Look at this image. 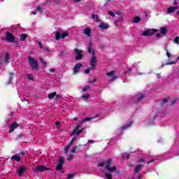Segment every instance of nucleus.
<instances>
[{"instance_id": "393cba45", "label": "nucleus", "mask_w": 179, "mask_h": 179, "mask_svg": "<svg viewBox=\"0 0 179 179\" xmlns=\"http://www.w3.org/2000/svg\"><path fill=\"white\" fill-rule=\"evenodd\" d=\"M13 160H15V162H20V156L19 155H15L11 157Z\"/></svg>"}, {"instance_id": "052dcab7", "label": "nucleus", "mask_w": 179, "mask_h": 179, "mask_svg": "<svg viewBox=\"0 0 179 179\" xmlns=\"http://www.w3.org/2000/svg\"><path fill=\"white\" fill-rule=\"evenodd\" d=\"M158 78H160V75H158Z\"/></svg>"}, {"instance_id": "423d86ee", "label": "nucleus", "mask_w": 179, "mask_h": 179, "mask_svg": "<svg viewBox=\"0 0 179 179\" xmlns=\"http://www.w3.org/2000/svg\"><path fill=\"white\" fill-rule=\"evenodd\" d=\"M6 40L8 41V43H15V36L12 33L7 32L6 34Z\"/></svg>"}, {"instance_id": "20e7f679", "label": "nucleus", "mask_w": 179, "mask_h": 179, "mask_svg": "<svg viewBox=\"0 0 179 179\" xmlns=\"http://www.w3.org/2000/svg\"><path fill=\"white\" fill-rule=\"evenodd\" d=\"M106 79L109 83H113L115 79H117V75H115V71H110L106 73Z\"/></svg>"}, {"instance_id": "c756f323", "label": "nucleus", "mask_w": 179, "mask_h": 179, "mask_svg": "<svg viewBox=\"0 0 179 179\" xmlns=\"http://www.w3.org/2000/svg\"><path fill=\"white\" fill-rule=\"evenodd\" d=\"M26 38H27V35L24 34H22L21 36H20V40L21 41H26Z\"/></svg>"}, {"instance_id": "37998d69", "label": "nucleus", "mask_w": 179, "mask_h": 179, "mask_svg": "<svg viewBox=\"0 0 179 179\" xmlns=\"http://www.w3.org/2000/svg\"><path fill=\"white\" fill-rule=\"evenodd\" d=\"M169 99H170V97L164 99L162 101V104H164V103H167V101H169Z\"/></svg>"}, {"instance_id": "5701e85b", "label": "nucleus", "mask_w": 179, "mask_h": 179, "mask_svg": "<svg viewBox=\"0 0 179 179\" xmlns=\"http://www.w3.org/2000/svg\"><path fill=\"white\" fill-rule=\"evenodd\" d=\"M24 171H26V167L23 166V167H20L18 169V174L20 176H23V173H24Z\"/></svg>"}, {"instance_id": "c03bdc74", "label": "nucleus", "mask_w": 179, "mask_h": 179, "mask_svg": "<svg viewBox=\"0 0 179 179\" xmlns=\"http://www.w3.org/2000/svg\"><path fill=\"white\" fill-rule=\"evenodd\" d=\"M55 99H61V97H62V96L59 94H57L56 92V95L55 96Z\"/></svg>"}, {"instance_id": "c9c22d12", "label": "nucleus", "mask_w": 179, "mask_h": 179, "mask_svg": "<svg viewBox=\"0 0 179 179\" xmlns=\"http://www.w3.org/2000/svg\"><path fill=\"white\" fill-rule=\"evenodd\" d=\"M122 157L123 159H129V155H128V153H123Z\"/></svg>"}, {"instance_id": "0eeeda50", "label": "nucleus", "mask_w": 179, "mask_h": 179, "mask_svg": "<svg viewBox=\"0 0 179 179\" xmlns=\"http://www.w3.org/2000/svg\"><path fill=\"white\" fill-rule=\"evenodd\" d=\"M157 31L156 29H150L143 32V36H153Z\"/></svg>"}, {"instance_id": "4c0bfd02", "label": "nucleus", "mask_w": 179, "mask_h": 179, "mask_svg": "<svg viewBox=\"0 0 179 179\" xmlns=\"http://www.w3.org/2000/svg\"><path fill=\"white\" fill-rule=\"evenodd\" d=\"M12 78H13V73H10V78H9V80H8V85H10V83H12Z\"/></svg>"}, {"instance_id": "bb28decb", "label": "nucleus", "mask_w": 179, "mask_h": 179, "mask_svg": "<svg viewBox=\"0 0 179 179\" xmlns=\"http://www.w3.org/2000/svg\"><path fill=\"white\" fill-rule=\"evenodd\" d=\"M55 96H57V92H54L51 94H49L48 95V99H50L51 100V99H54V97H55Z\"/></svg>"}, {"instance_id": "ea45409f", "label": "nucleus", "mask_w": 179, "mask_h": 179, "mask_svg": "<svg viewBox=\"0 0 179 179\" xmlns=\"http://www.w3.org/2000/svg\"><path fill=\"white\" fill-rule=\"evenodd\" d=\"M105 164H106L104 163V162H101L99 163L98 166H99V167H103L105 166Z\"/></svg>"}, {"instance_id": "6e6552de", "label": "nucleus", "mask_w": 179, "mask_h": 179, "mask_svg": "<svg viewBox=\"0 0 179 179\" xmlns=\"http://www.w3.org/2000/svg\"><path fill=\"white\" fill-rule=\"evenodd\" d=\"M69 34L68 32H63L62 34L59 32H56V40H60V38H65V37H68Z\"/></svg>"}, {"instance_id": "bf43d9fd", "label": "nucleus", "mask_w": 179, "mask_h": 179, "mask_svg": "<svg viewBox=\"0 0 179 179\" xmlns=\"http://www.w3.org/2000/svg\"><path fill=\"white\" fill-rule=\"evenodd\" d=\"M177 15H179V10H178V13H177Z\"/></svg>"}, {"instance_id": "3c124183", "label": "nucleus", "mask_w": 179, "mask_h": 179, "mask_svg": "<svg viewBox=\"0 0 179 179\" xmlns=\"http://www.w3.org/2000/svg\"><path fill=\"white\" fill-rule=\"evenodd\" d=\"M45 51H47L48 52H50V50H48V48H44Z\"/></svg>"}, {"instance_id": "f3484780", "label": "nucleus", "mask_w": 179, "mask_h": 179, "mask_svg": "<svg viewBox=\"0 0 179 179\" xmlns=\"http://www.w3.org/2000/svg\"><path fill=\"white\" fill-rule=\"evenodd\" d=\"M99 28L101 29V30H107V29L110 28V25L106 22H101L99 24Z\"/></svg>"}, {"instance_id": "f03ea898", "label": "nucleus", "mask_w": 179, "mask_h": 179, "mask_svg": "<svg viewBox=\"0 0 179 179\" xmlns=\"http://www.w3.org/2000/svg\"><path fill=\"white\" fill-rule=\"evenodd\" d=\"M105 169L109 173H114V171H115V170H117V166H113V159H108L106 162Z\"/></svg>"}, {"instance_id": "a211bd4d", "label": "nucleus", "mask_w": 179, "mask_h": 179, "mask_svg": "<svg viewBox=\"0 0 179 179\" xmlns=\"http://www.w3.org/2000/svg\"><path fill=\"white\" fill-rule=\"evenodd\" d=\"M179 6H171L167 9V13H174L177 9H178Z\"/></svg>"}, {"instance_id": "ddd939ff", "label": "nucleus", "mask_w": 179, "mask_h": 179, "mask_svg": "<svg viewBox=\"0 0 179 179\" xmlns=\"http://www.w3.org/2000/svg\"><path fill=\"white\" fill-rule=\"evenodd\" d=\"M79 127H80V125L78 124L76 127V129L73 131V135H79V134H82V132H83L84 131V128L79 129Z\"/></svg>"}, {"instance_id": "1a4fd4ad", "label": "nucleus", "mask_w": 179, "mask_h": 179, "mask_svg": "<svg viewBox=\"0 0 179 179\" xmlns=\"http://www.w3.org/2000/svg\"><path fill=\"white\" fill-rule=\"evenodd\" d=\"M65 162V160L64 159L63 157H60L58 160V164L56 167V170L59 171L61 169H62V166H64V163Z\"/></svg>"}, {"instance_id": "2eb2a0df", "label": "nucleus", "mask_w": 179, "mask_h": 179, "mask_svg": "<svg viewBox=\"0 0 179 179\" xmlns=\"http://www.w3.org/2000/svg\"><path fill=\"white\" fill-rule=\"evenodd\" d=\"M83 34L87 36V37H92V29L90 27H86L83 29Z\"/></svg>"}, {"instance_id": "f257e3e1", "label": "nucleus", "mask_w": 179, "mask_h": 179, "mask_svg": "<svg viewBox=\"0 0 179 179\" xmlns=\"http://www.w3.org/2000/svg\"><path fill=\"white\" fill-rule=\"evenodd\" d=\"M87 50L91 55V62L90 68L85 69V73H90V71L96 69V64H97V53H96V50L93 48V43L92 42L88 43Z\"/></svg>"}, {"instance_id": "79ce46f5", "label": "nucleus", "mask_w": 179, "mask_h": 179, "mask_svg": "<svg viewBox=\"0 0 179 179\" xmlns=\"http://www.w3.org/2000/svg\"><path fill=\"white\" fill-rule=\"evenodd\" d=\"M105 176H106L107 179H113L111 178V174H110V173H105Z\"/></svg>"}, {"instance_id": "5fc2aeb1", "label": "nucleus", "mask_w": 179, "mask_h": 179, "mask_svg": "<svg viewBox=\"0 0 179 179\" xmlns=\"http://www.w3.org/2000/svg\"><path fill=\"white\" fill-rule=\"evenodd\" d=\"M117 22H122V17H121L120 19H119Z\"/></svg>"}, {"instance_id": "4be33fe9", "label": "nucleus", "mask_w": 179, "mask_h": 179, "mask_svg": "<svg viewBox=\"0 0 179 179\" xmlns=\"http://www.w3.org/2000/svg\"><path fill=\"white\" fill-rule=\"evenodd\" d=\"M36 10H37V13L36 12H32L31 14L32 15H36L37 13H39L40 15H42V13L44 12L43 10V8H41V6L38 7Z\"/></svg>"}, {"instance_id": "680f3d73", "label": "nucleus", "mask_w": 179, "mask_h": 179, "mask_svg": "<svg viewBox=\"0 0 179 179\" xmlns=\"http://www.w3.org/2000/svg\"><path fill=\"white\" fill-rule=\"evenodd\" d=\"M75 120H78V117H76Z\"/></svg>"}, {"instance_id": "8fccbe9b", "label": "nucleus", "mask_w": 179, "mask_h": 179, "mask_svg": "<svg viewBox=\"0 0 179 179\" xmlns=\"http://www.w3.org/2000/svg\"><path fill=\"white\" fill-rule=\"evenodd\" d=\"M162 36V33L160 34V33H157V34H156V37H160Z\"/></svg>"}, {"instance_id": "f8f14e48", "label": "nucleus", "mask_w": 179, "mask_h": 179, "mask_svg": "<svg viewBox=\"0 0 179 179\" xmlns=\"http://www.w3.org/2000/svg\"><path fill=\"white\" fill-rule=\"evenodd\" d=\"M134 122L132 121H129V122H127L126 124L122 126L120 129V131H125V129H128L129 128H131V127H132V124Z\"/></svg>"}, {"instance_id": "4d7b16f0", "label": "nucleus", "mask_w": 179, "mask_h": 179, "mask_svg": "<svg viewBox=\"0 0 179 179\" xmlns=\"http://www.w3.org/2000/svg\"><path fill=\"white\" fill-rule=\"evenodd\" d=\"M90 142H93V141L89 140V141H88V143H90Z\"/></svg>"}, {"instance_id": "6ab92c4d", "label": "nucleus", "mask_w": 179, "mask_h": 179, "mask_svg": "<svg viewBox=\"0 0 179 179\" xmlns=\"http://www.w3.org/2000/svg\"><path fill=\"white\" fill-rule=\"evenodd\" d=\"M17 127H19V125L17 124V123L16 122H13L9 129V132L12 133L13 132V131H15V129H16V128H17Z\"/></svg>"}, {"instance_id": "a19ab883", "label": "nucleus", "mask_w": 179, "mask_h": 179, "mask_svg": "<svg viewBox=\"0 0 179 179\" xmlns=\"http://www.w3.org/2000/svg\"><path fill=\"white\" fill-rule=\"evenodd\" d=\"M89 89H90V87L89 85L87 86H85L84 88H83V92H87V90H89Z\"/></svg>"}, {"instance_id": "f704fd0d", "label": "nucleus", "mask_w": 179, "mask_h": 179, "mask_svg": "<svg viewBox=\"0 0 179 179\" xmlns=\"http://www.w3.org/2000/svg\"><path fill=\"white\" fill-rule=\"evenodd\" d=\"M89 97H90V95L89 94L82 96V99H84V100H87Z\"/></svg>"}, {"instance_id": "de8ad7c7", "label": "nucleus", "mask_w": 179, "mask_h": 179, "mask_svg": "<svg viewBox=\"0 0 179 179\" xmlns=\"http://www.w3.org/2000/svg\"><path fill=\"white\" fill-rule=\"evenodd\" d=\"M73 177H75V175H73V174H70V175H69V179L73 178Z\"/></svg>"}, {"instance_id": "c85d7f7f", "label": "nucleus", "mask_w": 179, "mask_h": 179, "mask_svg": "<svg viewBox=\"0 0 179 179\" xmlns=\"http://www.w3.org/2000/svg\"><path fill=\"white\" fill-rule=\"evenodd\" d=\"M160 33L161 34H166L167 33V29H166V27H161Z\"/></svg>"}, {"instance_id": "e2e57ef3", "label": "nucleus", "mask_w": 179, "mask_h": 179, "mask_svg": "<svg viewBox=\"0 0 179 179\" xmlns=\"http://www.w3.org/2000/svg\"><path fill=\"white\" fill-rule=\"evenodd\" d=\"M140 75H143V73H140Z\"/></svg>"}, {"instance_id": "69168bd1", "label": "nucleus", "mask_w": 179, "mask_h": 179, "mask_svg": "<svg viewBox=\"0 0 179 179\" xmlns=\"http://www.w3.org/2000/svg\"><path fill=\"white\" fill-rule=\"evenodd\" d=\"M133 179H136V178H133Z\"/></svg>"}, {"instance_id": "7c9ffc66", "label": "nucleus", "mask_w": 179, "mask_h": 179, "mask_svg": "<svg viewBox=\"0 0 179 179\" xmlns=\"http://www.w3.org/2000/svg\"><path fill=\"white\" fill-rule=\"evenodd\" d=\"M166 51V56L169 58V61H170V59H171V58H173V56L171 54H170V52H169V50H167V48L165 49Z\"/></svg>"}, {"instance_id": "49530a36", "label": "nucleus", "mask_w": 179, "mask_h": 179, "mask_svg": "<svg viewBox=\"0 0 179 179\" xmlns=\"http://www.w3.org/2000/svg\"><path fill=\"white\" fill-rule=\"evenodd\" d=\"M155 160H156V159H151V160L147 162V164H150V163H153L155 162Z\"/></svg>"}, {"instance_id": "9d476101", "label": "nucleus", "mask_w": 179, "mask_h": 179, "mask_svg": "<svg viewBox=\"0 0 179 179\" xmlns=\"http://www.w3.org/2000/svg\"><path fill=\"white\" fill-rule=\"evenodd\" d=\"M82 66H83V64L82 63L76 64L73 69V74L76 75V74L79 73V71L80 70V68H82Z\"/></svg>"}, {"instance_id": "a878e982", "label": "nucleus", "mask_w": 179, "mask_h": 179, "mask_svg": "<svg viewBox=\"0 0 179 179\" xmlns=\"http://www.w3.org/2000/svg\"><path fill=\"white\" fill-rule=\"evenodd\" d=\"M177 62H178V60H177V58H176V61H172V62L166 63L165 64H162V68H163V66H164V65H174V64H177Z\"/></svg>"}, {"instance_id": "4468645a", "label": "nucleus", "mask_w": 179, "mask_h": 179, "mask_svg": "<svg viewBox=\"0 0 179 179\" xmlns=\"http://www.w3.org/2000/svg\"><path fill=\"white\" fill-rule=\"evenodd\" d=\"M78 149V146H75L72 150H71V153L69 155V157L67 158L68 162H71L72 159H73V156L75 153H76V150Z\"/></svg>"}, {"instance_id": "7ed1b4c3", "label": "nucleus", "mask_w": 179, "mask_h": 179, "mask_svg": "<svg viewBox=\"0 0 179 179\" xmlns=\"http://www.w3.org/2000/svg\"><path fill=\"white\" fill-rule=\"evenodd\" d=\"M28 61L30 67L33 71H37L38 69V63L36 59L33 58L32 57H29Z\"/></svg>"}, {"instance_id": "338daca9", "label": "nucleus", "mask_w": 179, "mask_h": 179, "mask_svg": "<svg viewBox=\"0 0 179 179\" xmlns=\"http://www.w3.org/2000/svg\"><path fill=\"white\" fill-rule=\"evenodd\" d=\"M129 71H132V69H130Z\"/></svg>"}, {"instance_id": "864d4df0", "label": "nucleus", "mask_w": 179, "mask_h": 179, "mask_svg": "<svg viewBox=\"0 0 179 179\" xmlns=\"http://www.w3.org/2000/svg\"><path fill=\"white\" fill-rule=\"evenodd\" d=\"M59 124H60L59 122H56V126H57V127H59Z\"/></svg>"}, {"instance_id": "e433bc0d", "label": "nucleus", "mask_w": 179, "mask_h": 179, "mask_svg": "<svg viewBox=\"0 0 179 179\" xmlns=\"http://www.w3.org/2000/svg\"><path fill=\"white\" fill-rule=\"evenodd\" d=\"M173 42L176 43V44H178V45H179V36L176 37L173 39Z\"/></svg>"}, {"instance_id": "39448f33", "label": "nucleus", "mask_w": 179, "mask_h": 179, "mask_svg": "<svg viewBox=\"0 0 179 179\" xmlns=\"http://www.w3.org/2000/svg\"><path fill=\"white\" fill-rule=\"evenodd\" d=\"M9 59H10V54L9 52H6L4 57L0 55V66L9 64Z\"/></svg>"}, {"instance_id": "9b49d317", "label": "nucleus", "mask_w": 179, "mask_h": 179, "mask_svg": "<svg viewBox=\"0 0 179 179\" xmlns=\"http://www.w3.org/2000/svg\"><path fill=\"white\" fill-rule=\"evenodd\" d=\"M75 52L76 54V59L79 60L81 58L83 57V55H82V52H83V51L79 50V49H75Z\"/></svg>"}, {"instance_id": "412c9836", "label": "nucleus", "mask_w": 179, "mask_h": 179, "mask_svg": "<svg viewBox=\"0 0 179 179\" xmlns=\"http://www.w3.org/2000/svg\"><path fill=\"white\" fill-rule=\"evenodd\" d=\"M76 139V137H74L71 142L69 143V145H66V147L64 148V153H68L69 150V148H71V145H72V142H73Z\"/></svg>"}, {"instance_id": "603ef678", "label": "nucleus", "mask_w": 179, "mask_h": 179, "mask_svg": "<svg viewBox=\"0 0 179 179\" xmlns=\"http://www.w3.org/2000/svg\"><path fill=\"white\" fill-rule=\"evenodd\" d=\"M50 71L51 72H55V69H50Z\"/></svg>"}, {"instance_id": "cd10ccee", "label": "nucleus", "mask_w": 179, "mask_h": 179, "mask_svg": "<svg viewBox=\"0 0 179 179\" xmlns=\"http://www.w3.org/2000/svg\"><path fill=\"white\" fill-rule=\"evenodd\" d=\"M93 120V117H86L81 120V123L83 124V122H89V121H92Z\"/></svg>"}, {"instance_id": "dca6fc26", "label": "nucleus", "mask_w": 179, "mask_h": 179, "mask_svg": "<svg viewBox=\"0 0 179 179\" xmlns=\"http://www.w3.org/2000/svg\"><path fill=\"white\" fill-rule=\"evenodd\" d=\"M45 170H49V169H48V168H46L44 166H38L35 168L36 173L45 171Z\"/></svg>"}, {"instance_id": "a18cd8bd", "label": "nucleus", "mask_w": 179, "mask_h": 179, "mask_svg": "<svg viewBox=\"0 0 179 179\" xmlns=\"http://www.w3.org/2000/svg\"><path fill=\"white\" fill-rule=\"evenodd\" d=\"M38 44L40 47V48H43V43H41V41H38Z\"/></svg>"}, {"instance_id": "09e8293b", "label": "nucleus", "mask_w": 179, "mask_h": 179, "mask_svg": "<svg viewBox=\"0 0 179 179\" xmlns=\"http://www.w3.org/2000/svg\"><path fill=\"white\" fill-rule=\"evenodd\" d=\"M173 5H178V1H177V0H174Z\"/></svg>"}, {"instance_id": "aec40b11", "label": "nucleus", "mask_w": 179, "mask_h": 179, "mask_svg": "<svg viewBox=\"0 0 179 179\" xmlns=\"http://www.w3.org/2000/svg\"><path fill=\"white\" fill-rule=\"evenodd\" d=\"M142 99H143V94H136V96L134 97V100L136 101H141V100H142Z\"/></svg>"}, {"instance_id": "0e129e2a", "label": "nucleus", "mask_w": 179, "mask_h": 179, "mask_svg": "<svg viewBox=\"0 0 179 179\" xmlns=\"http://www.w3.org/2000/svg\"><path fill=\"white\" fill-rule=\"evenodd\" d=\"M25 101H29V100H26V99H25Z\"/></svg>"}, {"instance_id": "b1692460", "label": "nucleus", "mask_w": 179, "mask_h": 179, "mask_svg": "<svg viewBox=\"0 0 179 179\" xmlns=\"http://www.w3.org/2000/svg\"><path fill=\"white\" fill-rule=\"evenodd\" d=\"M92 17L94 22H96V23L100 22V19L99 18V15L93 14L92 15Z\"/></svg>"}, {"instance_id": "6e6d98bb", "label": "nucleus", "mask_w": 179, "mask_h": 179, "mask_svg": "<svg viewBox=\"0 0 179 179\" xmlns=\"http://www.w3.org/2000/svg\"><path fill=\"white\" fill-rule=\"evenodd\" d=\"M129 167H134V165L133 164H130V165H129Z\"/></svg>"}, {"instance_id": "13d9d810", "label": "nucleus", "mask_w": 179, "mask_h": 179, "mask_svg": "<svg viewBox=\"0 0 179 179\" xmlns=\"http://www.w3.org/2000/svg\"><path fill=\"white\" fill-rule=\"evenodd\" d=\"M116 15H120V13H116Z\"/></svg>"}, {"instance_id": "473e14b6", "label": "nucleus", "mask_w": 179, "mask_h": 179, "mask_svg": "<svg viewBox=\"0 0 179 179\" xmlns=\"http://www.w3.org/2000/svg\"><path fill=\"white\" fill-rule=\"evenodd\" d=\"M39 61L43 64V65H44L45 66H47V62H44V60L43 59V57H40Z\"/></svg>"}, {"instance_id": "72a5a7b5", "label": "nucleus", "mask_w": 179, "mask_h": 179, "mask_svg": "<svg viewBox=\"0 0 179 179\" xmlns=\"http://www.w3.org/2000/svg\"><path fill=\"white\" fill-rule=\"evenodd\" d=\"M27 79H28V80H33L34 79L33 74H28Z\"/></svg>"}, {"instance_id": "2f4dec72", "label": "nucleus", "mask_w": 179, "mask_h": 179, "mask_svg": "<svg viewBox=\"0 0 179 179\" xmlns=\"http://www.w3.org/2000/svg\"><path fill=\"white\" fill-rule=\"evenodd\" d=\"M138 22H141V17H135L133 19V23H138Z\"/></svg>"}, {"instance_id": "58836bf2", "label": "nucleus", "mask_w": 179, "mask_h": 179, "mask_svg": "<svg viewBox=\"0 0 179 179\" xmlns=\"http://www.w3.org/2000/svg\"><path fill=\"white\" fill-rule=\"evenodd\" d=\"M108 15H110V16H112V17H115V14L114 13H113L112 11H108Z\"/></svg>"}]
</instances>
